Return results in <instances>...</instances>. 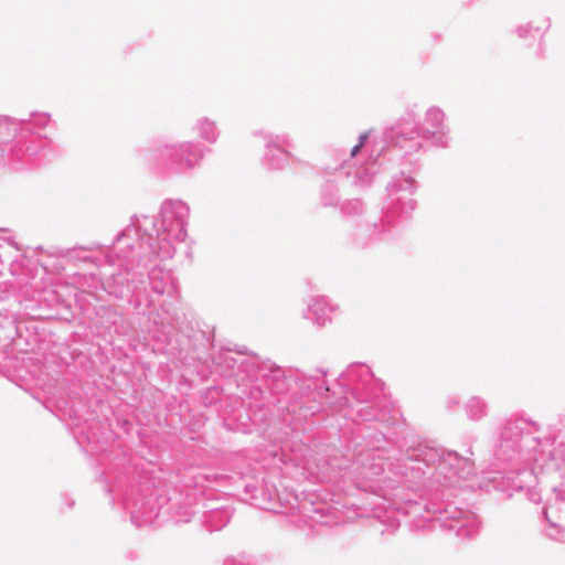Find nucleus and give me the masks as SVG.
Instances as JSON below:
<instances>
[{"instance_id": "obj_1", "label": "nucleus", "mask_w": 565, "mask_h": 565, "mask_svg": "<svg viewBox=\"0 0 565 565\" xmlns=\"http://www.w3.org/2000/svg\"><path fill=\"white\" fill-rule=\"evenodd\" d=\"M365 140V136H361V140H360V143L354 146L352 151H351V156L354 157L356 156V153L360 151V149L362 148L363 146V142Z\"/></svg>"}]
</instances>
